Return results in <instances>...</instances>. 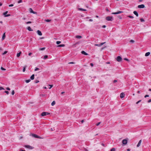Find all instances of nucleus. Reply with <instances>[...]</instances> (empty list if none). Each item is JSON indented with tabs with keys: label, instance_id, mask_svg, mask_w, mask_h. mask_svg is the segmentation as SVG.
<instances>
[{
	"label": "nucleus",
	"instance_id": "a19ab883",
	"mask_svg": "<svg viewBox=\"0 0 151 151\" xmlns=\"http://www.w3.org/2000/svg\"><path fill=\"white\" fill-rule=\"evenodd\" d=\"M101 123V122H98V123H97L96 124V125L97 126H98V125H99Z\"/></svg>",
	"mask_w": 151,
	"mask_h": 151
},
{
	"label": "nucleus",
	"instance_id": "603ef678",
	"mask_svg": "<svg viewBox=\"0 0 151 151\" xmlns=\"http://www.w3.org/2000/svg\"><path fill=\"white\" fill-rule=\"evenodd\" d=\"M141 101V100H139V101H137V102H136V104H138L139 102H140V101Z\"/></svg>",
	"mask_w": 151,
	"mask_h": 151
},
{
	"label": "nucleus",
	"instance_id": "cd10ccee",
	"mask_svg": "<svg viewBox=\"0 0 151 151\" xmlns=\"http://www.w3.org/2000/svg\"><path fill=\"white\" fill-rule=\"evenodd\" d=\"M26 67V66H24V68H23V72H24L25 70V68Z\"/></svg>",
	"mask_w": 151,
	"mask_h": 151
},
{
	"label": "nucleus",
	"instance_id": "4c0bfd02",
	"mask_svg": "<svg viewBox=\"0 0 151 151\" xmlns=\"http://www.w3.org/2000/svg\"><path fill=\"white\" fill-rule=\"evenodd\" d=\"M39 68H36L35 69V71H36L37 70H39Z\"/></svg>",
	"mask_w": 151,
	"mask_h": 151
},
{
	"label": "nucleus",
	"instance_id": "c9c22d12",
	"mask_svg": "<svg viewBox=\"0 0 151 151\" xmlns=\"http://www.w3.org/2000/svg\"><path fill=\"white\" fill-rule=\"evenodd\" d=\"M49 86H50V87L49 88V89H50L51 88H52L53 86L52 85H49Z\"/></svg>",
	"mask_w": 151,
	"mask_h": 151
},
{
	"label": "nucleus",
	"instance_id": "a211bd4d",
	"mask_svg": "<svg viewBox=\"0 0 151 151\" xmlns=\"http://www.w3.org/2000/svg\"><path fill=\"white\" fill-rule=\"evenodd\" d=\"M35 75L34 74H32V76L30 77V79L32 80H33L34 78Z\"/></svg>",
	"mask_w": 151,
	"mask_h": 151
},
{
	"label": "nucleus",
	"instance_id": "6e6d98bb",
	"mask_svg": "<svg viewBox=\"0 0 151 151\" xmlns=\"http://www.w3.org/2000/svg\"><path fill=\"white\" fill-rule=\"evenodd\" d=\"M105 10L107 12H109V10L107 8H106Z\"/></svg>",
	"mask_w": 151,
	"mask_h": 151
},
{
	"label": "nucleus",
	"instance_id": "a18cd8bd",
	"mask_svg": "<svg viewBox=\"0 0 151 151\" xmlns=\"http://www.w3.org/2000/svg\"><path fill=\"white\" fill-rule=\"evenodd\" d=\"M14 6V5L13 4H11L9 5V7H12V6Z\"/></svg>",
	"mask_w": 151,
	"mask_h": 151
},
{
	"label": "nucleus",
	"instance_id": "e433bc0d",
	"mask_svg": "<svg viewBox=\"0 0 151 151\" xmlns=\"http://www.w3.org/2000/svg\"><path fill=\"white\" fill-rule=\"evenodd\" d=\"M45 49V47H43L42 48H40V50H44Z\"/></svg>",
	"mask_w": 151,
	"mask_h": 151
},
{
	"label": "nucleus",
	"instance_id": "7c9ffc66",
	"mask_svg": "<svg viewBox=\"0 0 151 151\" xmlns=\"http://www.w3.org/2000/svg\"><path fill=\"white\" fill-rule=\"evenodd\" d=\"M47 57H48L47 55H45L44 56V59H45L47 58Z\"/></svg>",
	"mask_w": 151,
	"mask_h": 151
},
{
	"label": "nucleus",
	"instance_id": "4be33fe9",
	"mask_svg": "<svg viewBox=\"0 0 151 151\" xmlns=\"http://www.w3.org/2000/svg\"><path fill=\"white\" fill-rule=\"evenodd\" d=\"M21 53V51L19 52L18 53H17V57H19L20 56V54Z\"/></svg>",
	"mask_w": 151,
	"mask_h": 151
},
{
	"label": "nucleus",
	"instance_id": "20e7f679",
	"mask_svg": "<svg viewBox=\"0 0 151 151\" xmlns=\"http://www.w3.org/2000/svg\"><path fill=\"white\" fill-rule=\"evenodd\" d=\"M116 60L118 62H120L122 60V58L120 56H118L116 59Z\"/></svg>",
	"mask_w": 151,
	"mask_h": 151
},
{
	"label": "nucleus",
	"instance_id": "5fc2aeb1",
	"mask_svg": "<svg viewBox=\"0 0 151 151\" xmlns=\"http://www.w3.org/2000/svg\"><path fill=\"white\" fill-rule=\"evenodd\" d=\"M117 81L116 80H114V81H113V82H114V83H115Z\"/></svg>",
	"mask_w": 151,
	"mask_h": 151
},
{
	"label": "nucleus",
	"instance_id": "aec40b11",
	"mask_svg": "<svg viewBox=\"0 0 151 151\" xmlns=\"http://www.w3.org/2000/svg\"><path fill=\"white\" fill-rule=\"evenodd\" d=\"M65 46V45L64 44H61L60 45H58L57 46L58 47H64Z\"/></svg>",
	"mask_w": 151,
	"mask_h": 151
},
{
	"label": "nucleus",
	"instance_id": "39448f33",
	"mask_svg": "<svg viewBox=\"0 0 151 151\" xmlns=\"http://www.w3.org/2000/svg\"><path fill=\"white\" fill-rule=\"evenodd\" d=\"M24 147H25L29 148V149H32L33 148V147L29 145H25Z\"/></svg>",
	"mask_w": 151,
	"mask_h": 151
},
{
	"label": "nucleus",
	"instance_id": "13d9d810",
	"mask_svg": "<svg viewBox=\"0 0 151 151\" xmlns=\"http://www.w3.org/2000/svg\"><path fill=\"white\" fill-rule=\"evenodd\" d=\"M54 128H51V131H54Z\"/></svg>",
	"mask_w": 151,
	"mask_h": 151
},
{
	"label": "nucleus",
	"instance_id": "8fccbe9b",
	"mask_svg": "<svg viewBox=\"0 0 151 151\" xmlns=\"http://www.w3.org/2000/svg\"><path fill=\"white\" fill-rule=\"evenodd\" d=\"M149 96L147 95H146L145 96V98H146L147 97H148Z\"/></svg>",
	"mask_w": 151,
	"mask_h": 151
},
{
	"label": "nucleus",
	"instance_id": "338daca9",
	"mask_svg": "<svg viewBox=\"0 0 151 151\" xmlns=\"http://www.w3.org/2000/svg\"><path fill=\"white\" fill-rule=\"evenodd\" d=\"M65 93V92H62L61 93V94H63V93Z\"/></svg>",
	"mask_w": 151,
	"mask_h": 151
},
{
	"label": "nucleus",
	"instance_id": "c03bdc74",
	"mask_svg": "<svg viewBox=\"0 0 151 151\" xmlns=\"http://www.w3.org/2000/svg\"><path fill=\"white\" fill-rule=\"evenodd\" d=\"M5 92L6 93V94H8L9 93V92L8 91H5Z\"/></svg>",
	"mask_w": 151,
	"mask_h": 151
},
{
	"label": "nucleus",
	"instance_id": "1a4fd4ad",
	"mask_svg": "<svg viewBox=\"0 0 151 151\" xmlns=\"http://www.w3.org/2000/svg\"><path fill=\"white\" fill-rule=\"evenodd\" d=\"M105 43V42H104L101 43H100V44H95V45L98 46V47H100L101 45H104Z\"/></svg>",
	"mask_w": 151,
	"mask_h": 151
},
{
	"label": "nucleus",
	"instance_id": "423d86ee",
	"mask_svg": "<svg viewBox=\"0 0 151 151\" xmlns=\"http://www.w3.org/2000/svg\"><path fill=\"white\" fill-rule=\"evenodd\" d=\"M123 12L122 11H118V12H112L111 13V14H119L122 13Z\"/></svg>",
	"mask_w": 151,
	"mask_h": 151
},
{
	"label": "nucleus",
	"instance_id": "58836bf2",
	"mask_svg": "<svg viewBox=\"0 0 151 151\" xmlns=\"http://www.w3.org/2000/svg\"><path fill=\"white\" fill-rule=\"evenodd\" d=\"M130 42H132V43H133L134 42V41L133 40H130Z\"/></svg>",
	"mask_w": 151,
	"mask_h": 151
},
{
	"label": "nucleus",
	"instance_id": "dca6fc26",
	"mask_svg": "<svg viewBox=\"0 0 151 151\" xmlns=\"http://www.w3.org/2000/svg\"><path fill=\"white\" fill-rule=\"evenodd\" d=\"M27 29L30 31H33V30L30 27H28L27 28Z\"/></svg>",
	"mask_w": 151,
	"mask_h": 151
},
{
	"label": "nucleus",
	"instance_id": "4468645a",
	"mask_svg": "<svg viewBox=\"0 0 151 151\" xmlns=\"http://www.w3.org/2000/svg\"><path fill=\"white\" fill-rule=\"evenodd\" d=\"M78 10L79 11H86V10L85 9H83L82 8H79L78 9Z\"/></svg>",
	"mask_w": 151,
	"mask_h": 151
},
{
	"label": "nucleus",
	"instance_id": "864d4df0",
	"mask_svg": "<svg viewBox=\"0 0 151 151\" xmlns=\"http://www.w3.org/2000/svg\"><path fill=\"white\" fill-rule=\"evenodd\" d=\"M6 89L8 90H10V88L9 87L6 88Z\"/></svg>",
	"mask_w": 151,
	"mask_h": 151
},
{
	"label": "nucleus",
	"instance_id": "6ab92c4d",
	"mask_svg": "<svg viewBox=\"0 0 151 151\" xmlns=\"http://www.w3.org/2000/svg\"><path fill=\"white\" fill-rule=\"evenodd\" d=\"M5 36H5V33H4L3 34L2 37V40H4L5 39Z\"/></svg>",
	"mask_w": 151,
	"mask_h": 151
},
{
	"label": "nucleus",
	"instance_id": "c756f323",
	"mask_svg": "<svg viewBox=\"0 0 151 151\" xmlns=\"http://www.w3.org/2000/svg\"><path fill=\"white\" fill-rule=\"evenodd\" d=\"M127 17L130 18H134L133 17L130 15H128Z\"/></svg>",
	"mask_w": 151,
	"mask_h": 151
},
{
	"label": "nucleus",
	"instance_id": "412c9836",
	"mask_svg": "<svg viewBox=\"0 0 151 151\" xmlns=\"http://www.w3.org/2000/svg\"><path fill=\"white\" fill-rule=\"evenodd\" d=\"M76 37L78 39H80V38H81L82 37H81V36H80V35H76Z\"/></svg>",
	"mask_w": 151,
	"mask_h": 151
},
{
	"label": "nucleus",
	"instance_id": "f257e3e1",
	"mask_svg": "<svg viewBox=\"0 0 151 151\" xmlns=\"http://www.w3.org/2000/svg\"><path fill=\"white\" fill-rule=\"evenodd\" d=\"M31 135L33 137L36 138H38L39 139H42V138L41 137H40L36 134H31Z\"/></svg>",
	"mask_w": 151,
	"mask_h": 151
},
{
	"label": "nucleus",
	"instance_id": "c85d7f7f",
	"mask_svg": "<svg viewBox=\"0 0 151 151\" xmlns=\"http://www.w3.org/2000/svg\"><path fill=\"white\" fill-rule=\"evenodd\" d=\"M61 42V41H57L56 42V44L57 45H58V44H60V43Z\"/></svg>",
	"mask_w": 151,
	"mask_h": 151
},
{
	"label": "nucleus",
	"instance_id": "b1692460",
	"mask_svg": "<svg viewBox=\"0 0 151 151\" xmlns=\"http://www.w3.org/2000/svg\"><path fill=\"white\" fill-rule=\"evenodd\" d=\"M29 11L30 13H32L33 12V11L32 9L31 8H30L29 9Z\"/></svg>",
	"mask_w": 151,
	"mask_h": 151
},
{
	"label": "nucleus",
	"instance_id": "9b49d317",
	"mask_svg": "<svg viewBox=\"0 0 151 151\" xmlns=\"http://www.w3.org/2000/svg\"><path fill=\"white\" fill-rule=\"evenodd\" d=\"M141 142H142V140H140L138 143V144L137 145V147H139L141 145Z\"/></svg>",
	"mask_w": 151,
	"mask_h": 151
},
{
	"label": "nucleus",
	"instance_id": "69168bd1",
	"mask_svg": "<svg viewBox=\"0 0 151 151\" xmlns=\"http://www.w3.org/2000/svg\"><path fill=\"white\" fill-rule=\"evenodd\" d=\"M33 13L34 14H37V13L36 12L33 11V13Z\"/></svg>",
	"mask_w": 151,
	"mask_h": 151
},
{
	"label": "nucleus",
	"instance_id": "72a5a7b5",
	"mask_svg": "<svg viewBox=\"0 0 151 151\" xmlns=\"http://www.w3.org/2000/svg\"><path fill=\"white\" fill-rule=\"evenodd\" d=\"M32 23V22L30 21H28V22H26V24H30Z\"/></svg>",
	"mask_w": 151,
	"mask_h": 151
},
{
	"label": "nucleus",
	"instance_id": "5701e85b",
	"mask_svg": "<svg viewBox=\"0 0 151 151\" xmlns=\"http://www.w3.org/2000/svg\"><path fill=\"white\" fill-rule=\"evenodd\" d=\"M55 104V101H53L51 104L52 106H53Z\"/></svg>",
	"mask_w": 151,
	"mask_h": 151
},
{
	"label": "nucleus",
	"instance_id": "4d7b16f0",
	"mask_svg": "<svg viewBox=\"0 0 151 151\" xmlns=\"http://www.w3.org/2000/svg\"><path fill=\"white\" fill-rule=\"evenodd\" d=\"M151 102V99H149L148 101V103H150V102Z\"/></svg>",
	"mask_w": 151,
	"mask_h": 151
},
{
	"label": "nucleus",
	"instance_id": "e2e57ef3",
	"mask_svg": "<svg viewBox=\"0 0 151 151\" xmlns=\"http://www.w3.org/2000/svg\"><path fill=\"white\" fill-rule=\"evenodd\" d=\"M106 27V26H105V25H103V26H102V27H103V28H105Z\"/></svg>",
	"mask_w": 151,
	"mask_h": 151
},
{
	"label": "nucleus",
	"instance_id": "79ce46f5",
	"mask_svg": "<svg viewBox=\"0 0 151 151\" xmlns=\"http://www.w3.org/2000/svg\"><path fill=\"white\" fill-rule=\"evenodd\" d=\"M7 51H5L2 54L3 55H4V54H6L7 53Z\"/></svg>",
	"mask_w": 151,
	"mask_h": 151
},
{
	"label": "nucleus",
	"instance_id": "49530a36",
	"mask_svg": "<svg viewBox=\"0 0 151 151\" xmlns=\"http://www.w3.org/2000/svg\"><path fill=\"white\" fill-rule=\"evenodd\" d=\"M10 16V14H8L6 15H5V17H9Z\"/></svg>",
	"mask_w": 151,
	"mask_h": 151
},
{
	"label": "nucleus",
	"instance_id": "473e14b6",
	"mask_svg": "<svg viewBox=\"0 0 151 151\" xmlns=\"http://www.w3.org/2000/svg\"><path fill=\"white\" fill-rule=\"evenodd\" d=\"M115 149L114 148H112L111 150L110 151H115Z\"/></svg>",
	"mask_w": 151,
	"mask_h": 151
},
{
	"label": "nucleus",
	"instance_id": "f704fd0d",
	"mask_svg": "<svg viewBox=\"0 0 151 151\" xmlns=\"http://www.w3.org/2000/svg\"><path fill=\"white\" fill-rule=\"evenodd\" d=\"M1 70H6V69L4 68H3L2 67H1Z\"/></svg>",
	"mask_w": 151,
	"mask_h": 151
},
{
	"label": "nucleus",
	"instance_id": "ddd939ff",
	"mask_svg": "<svg viewBox=\"0 0 151 151\" xmlns=\"http://www.w3.org/2000/svg\"><path fill=\"white\" fill-rule=\"evenodd\" d=\"M81 53H82V54H83V55H88V53H87L86 52L84 51H82Z\"/></svg>",
	"mask_w": 151,
	"mask_h": 151
},
{
	"label": "nucleus",
	"instance_id": "f8f14e48",
	"mask_svg": "<svg viewBox=\"0 0 151 151\" xmlns=\"http://www.w3.org/2000/svg\"><path fill=\"white\" fill-rule=\"evenodd\" d=\"M124 93H123L122 92L121 93L120 95V97L121 98H122L124 97Z\"/></svg>",
	"mask_w": 151,
	"mask_h": 151
},
{
	"label": "nucleus",
	"instance_id": "2eb2a0df",
	"mask_svg": "<svg viewBox=\"0 0 151 151\" xmlns=\"http://www.w3.org/2000/svg\"><path fill=\"white\" fill-rule=\"evenodd\" d=\"M133 13L136 15L137 17L138 16V14L137 12L136 11H134L133 12Z\"/></svg>",
	"mask_w": 151,
	"mask_h": 151
},
{
	"label": "nucleus",
	"instance_id": "0eeeda50",
	"mask_svg": "<svg viewBox=\"0 0 151 151\" xmlns=\"http://www.w3.org/2000/svg\"><path fill=\"white\" fill-rule=\"evenodd\" d=\"M138 7L139 8H144L145 7V6L144 4H141L139 5L138 6Z\"/></svg>",
	"mask_w": 151,
	"mask_h": 151
},
{
	"label": "nucleus",
	"instance_id": "9d476101",
	"mask_svg": "<svg viewBox=\"0 0 151 151\" xmlns=\"http://www.w3.org/2000/svg\"><path fill=\"white\" fill-rule=\"evenodd\" d=\"M37 33L40 36H41L42 35V34L41 32L39 30H38L37 31Z\"/></svg>",
	"mask_w": 151,
	"mask_h": 151
},
{
	"label": "nucleus",
	"instance_id": "680f3d73",
	"mask_svg": "<svg viewBox=\"0 0 151 151\" xmlns=\"http://www.w3.org/2000/svg\"><path fill=\"white\" fill-rule=\"evenodd\" d=\"M124 59L125 60H126L127 61H129V60H128V59L126 58H125Z\"/></svg>",
	"mask_w": 151,
	"mask_h": 151
},
{
	"label": "nucleus",
	"instance_id": "393cba45",
	"mask_svg": "<svg viewBox=\"0 0 151 151\" xmlns=\"http://www.w3.org/2000/svg\"><path fill=\"white\" fill-rule=\"evenodd\" d=\"M51 20V19H45V21L47 22H50Z\"/></svg>",
	"mask_w": 151,
	"mask_h": 151
},
{
	"label": "nucleus",
	"instance_id": "de8ad7c7",
	"mask_svg": "<svg viewBox=\"0 0 151 151\" xmlns=\"http://www.w3.org/2000/svg\"><path fill=\"white\" fill-rule=\"evenodd\" d=\"M3 89H4L3 87H0V90H2Z\"/></svg>",
	"mask_w": 151,
	"mask_h": 151
},
{
	"label": "nucleus",
	"instance_id": "7ed1b4c3",
	"mask_svg": "<svg viewBox=\"0 0 151 151\" xmlns=\"http://www.w3.org/2000/svg\"><path fill=\"white\" fill-rule=\"evenodd\" d=\"M106 19L108 21H112L113 19V18L112 17L108 16L106 18Z\"/></svg>",
	"mask_w": 151,
	"mask_h": 151
},
{
	"label": "nucleus",
	"instance_id": "ea45409f",
	"mask_svg": "<svg viewBox=\"0 0 151 151\" xmlns=\"http://www.w3.org/2000/svg\"><path fill=\"white\" fill-rule=\"evenodd\" d=\"M22 2V0H19L18 1V3H21Z\"/></svg>",
	"mask_w": 151,
	"mask_h": 151
},
{
	"label": "nucleus",
	"instance_id": "f03ea898",
	"mask_svg": "<svg viewBox=\"0 0 151 151\" xmlns=\"http://www.w3.org/2000/svg\"><path fill=\"white\" fill-rule=\"evenodd\" d=\"M50 114V113L45 112H43L41 113V115L42 116H46V115H49Z\"/></svg>",
	"mask_w": 151,
	"mask_h": 151
},
{
	"label": "nucleus",
	"instance_id": "09e8293b",
	"mask_svg": "<svg viewBox=\"0 0 151 151\" xmlns=\"http://www.w3.org/2000/svg\"><path fill=\"white\" fill-rule=\"evenodd\" d=\"M74 63H74L73 62H70L68 63V64H73Z\"/></svg>",
	"mask_w": 151,
	"mask_h": 151
},
{
	"label": "nucleus",
	"instance_id": "3c124183",
	"mask_svg": "<svg viewBox=\"0 0 151 151\" xmlns=\"http://www.w3.org/2000/svg\"><path fill=\"white\" fill-rule=\"evenodd\" d=\"M39 81H38V80H36L35 81V83H38L39 82Z\"/></svg>",
	"mask_w": 151,
	"mask_h": 151
},
{
	"label": "nucleus",
	"instance_id": "bf43d9fd",
	"mask_svg": "<svg viewBox=\"0 0 151 151\" xmlns=\"http://www.w3.org/2000/svg\"><path fill=\"white\" fill-rule=\"evenodd\" d=\"M32 54V53H31V52H30V53H29L28 54V55H29V56H30V55H31Z\"/></svg>",
	"mask_w": 151,
	"mask_h": 151
},
{
	"label": "nucleus",
	"instance_id": "bb28decb",
	"mask_svg": "<svg viewBox=\"0 0 151 151\" xmlns=\"http://www.w3.org/2000/svg\"><path fill=\"white\" fill-rule=\"evenodd\" d=\"M30 81V79H28V80H26L25 81V82L27 83H29Z\"/></svg>",
	"mask_w": 151,
	"mask_h": 151
},
{
	"label": "nucleus",
	"instance_id": "0e129e2a",
	"mask_svg": "<svg viewBox=\"0 0 151 151\" xmlns=\"http://www.w3.org/2000/svg\"><path fill=\"white\" fill-rule=\"evenodd\" d=\"M89 21L90 22H92V21H93V20L92 19H89Z\"/></svg>",
	"mask_w": 151,
	"mask_h": 151
},
{
	"label": "nucleus",
	"instance_id": "37998d69",
	"mask_svg": "<svg viewBox=\"0 0 151 151\" xmlns=\"http://www.w3.org/2000/svg\"><path fill=\"white\" fill-rule=\"evenodd\" d=\"M14 90H13L12 92V95H14Z\"/></svg>",
	"mask_w": 151,
	"mask_h": 151
},
{
	"label": "nucleus",
	"instance_id": "2f4dec72",
	"mask_svg": "<svg viewBox=\"0 0 151 151\" xmlns=\"http://www.w3.org/2000/svg\"><path fill=\"white\" fill-rule=\"evenodd\" d=\"M140 20L141 22H144L145 21L144 19L142 18H141L140 19Z\"/></svg>",
	"mask_w": 151,
	"mask_h": 151
},
{
	"label": "nucleus",
	"instance_id": "774afa93",
	"mask_svg": "<svg viewBox=\"0 0 151 151\" xmlns=\"http://www.w3.org/2000/svg\"><path fill=\"white\" fill-rule=\"evenodd\" d=\"M84 120H82L81 121V122L82 123H83V122H84Z\"/></svg>",
	"mask_w": 151,
	"mask_h": 151
},
{
	"label": "nucleus",
	"instance_id": "a878e982",
	"mask_svg": "<svg viewBox=\"0 0 151 151\" xmlns=\"http://www.w3.org/2000/svg\"><path fill=\"white\" fill-rule=\"evenodd\" d=\"M8 12L6 11V12H4L3 13V15H4V16L5 17V15H6V14Z\"/></svg>",
	"mask_w": 151,
	"mask_h": 151
},
{
	"label": "nucleus",
	"instance_id": "052dcab7",
	"mask_svg": "<svg viewBox=\"0 0 151 151\" xmlns=\"http://www.w3.org/2000/svg\"><path fill=\"white\" fill-rule=\"evenodd\" d=\"M90 65H91V66L92 67L93 66V64L92 63H90Z\"/></svg>",
	"mask_w": 151,
	"mask_h": 151
},
{
	"label": "nucleus",
	"instance_id": "f3484780",
	"mask_svg": "<svg viewBox=\"0 0 151 151\" xmlns=\"http://www.w3.org/2000/svg\"><path fill=\"white\" fill-rule=\"evenodd\" d=\"M150 52H146L145 54V56H148L149 55H150Z\"/></svg>",
	"mask_w": 151,
	"mask_h": 151
},
{
	"label": "nucleus",
	"instance_id": "6e6552de",
	"mask_svg": "<svg viewBox=\"0 0 151 151\" xmlns=\"http://www.w3.org/2000/svg\"><path fill=\"white\" fill-rule=\"evenodd\" d=\"M127 140L126 139H124L123 140L122 143L123 145H125L127 143Z\"/></svg>",
	"mask_w": 151,
	"mask_h": 151
}]
</instances>
